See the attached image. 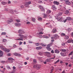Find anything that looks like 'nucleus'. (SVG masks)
I'll use <instances>...</instances> for the list:
<instances>
[{
	"instance_id": "38",
	"label": "nucleus",
	"mask_w": 73,
	"mask_h": 73,
	"mask_svg": "<svg viewBox=\"0 0 73 73\" xmlns=\"http://www.w3.org/2000/svg\"><path fill=\"white\" fill-rule=\"evenodd\" d=\"M61 35L62 36H65V34L63 33H62L61 34Z\"/></svg>"
},
{
	"instance_id": "40",
	"label": "nucleus",
	"mask_w": 73,
	"mask_h": 73,
	"mask_svg": "<svg viewBox=\"0 0 73 73\" xmlns=\"http://www.w3.org/2000/svg\"><path fill=\"white\" fill-rule=\"evenodd\" d=\"M38 8L40 9H42L43 7H42V6L40 5L38 6Z\"/></svg>"
},
{
	"instance_id": "10",
	"label": "nucleus",
	"mask_w": 73,
	"mask_h": 73,
	"mask_svg": "<svg viewBox=\"0 0 73 73\" xmlns=\"http://www.w3.org/2000/svg\"><path fill=\"white\" fill-rule=\"evenodd\" d=\"M38 54L40 56H41V55H42V54H46V52H44L42 51H40L39 53Z\"/></svg>"
},
{
	"instance_id": "18",
	"label": "nucleus",
	"mask_w": 73,
	"mask_h": 73,
	"mask_svg": "<svg viewBox=\"0 0 73 73\" xmlns=\"http://www.w3.org/2000/svg\"><path fill=\"white\" fill-rule=\"evenodd\" d=\"M3 55V52L1 51V50H0V57H1Z\"/></svg>"
},
{
	"instance_id": "7",
	"label": "nucleus",
	"mask_w": 73,
	"mask_h": 73,
	"mask_svg": "<svg viewBox=\"0 0 73 73\" xmlns=\"http://www.w3.org/2000/svg\"><path fill=\"white\" fill-rule=\"evenodd\" d=\"M2 49L3 50L5 51L7 53H8V52H9V51H10L9 50L5 48H2Z\"/></svg>"
},
{
	"instance_id": "58",
	"label": "nucleus",
	"mask_w": 73,
	"mask_h": 73,
	"mask_svg": "<svg viewBox=\"0 0 73 73\" xmlns=\"http://www.w3.org/2000/svg\"><path fill=\"white\" fill-rule=\"evenodd\" d=\"M3 45H1V46H0V48H2V49H3Z\"/></svg>"
},
{
	"instance_id": "30",
	"label": "nucleus",
	"mask_w": 73,
	"mask_h": 73,
	"mask_svg": "<svg viewBox=\"0 0 73 73\" xmlns=\"http://www.w3.org/2000/svg\"><path fill=\"white\" fill-rule=\"evenodd\" d=\"M61 50L62 52H66V50L65 49H61Z\"/></svg>"
},
{
	"instance_id": "8",
	"label": "nucleus",
	"mask_w": 73,
	"mask_h": 73,
	"mask_svg": "<svg viewBox=\"0 0 73 73\" xmlns=\"http://www.w3.org/2000/svg\"><path fill=\"white\" fill-rule=\"evenodd\" d=\"M8 60H9V62H11V63H12V62H13V60H14V59H13V58H8Z\"/></svg>"
},
{
	"instance_id": "17",
	"label": "nucleus",
	"mask_w": 73,
	"mask_h": 73,
	"mask_svg": "<svg viewBox=\"0 0 73 73\" xmlns=\"http://www.w3.org/2000/svg\"><path fill=\"white\" fill-rule=\"evenodd\" d=\"M15 25L16 27H19V26H20L21 25L20 23H15Z\"/></svg>"
},
{
	"instance_id": "35",
	"label": "nucleus",
	"mask_w": 73,
	"mask_h": 73,
	"mask_svg": "<svg viewBox=\"0 0 73 73\" xmlns=\"http://www.w3.org/2000/svg\"><path fill=\"white\" fill-rule=\"evenodd\" d=\"M1 3L3 5H5L7 4V3L3 1L1 2Z\"/></svg>"
},
{
	"instance_id": "62",
	"label": "nucleus",
	"mask_w": 73,
	"mask_h": 73,
	"mask_svg": "<svg viewBox=\"0 0 73 73\" xmlns=\"http://www.w3.org/2000/svg\"><path fill=\"white\" fill-rule=\"evenodd\" d=\"M1 62L3 64H5V61H2Z\"/></svg>"
},
{
	"instance_id": "29",
	"label": "nucleus",
	"mask_w": 73,
	"mask_h": 73,
	"mask_svg": "<svg viewBox=\"0 0 73 73\" xmlns=\"http://www.w3.org/2000/svg\"><path fill=\"white\" fill-rule=\"evenodd\" d=\"M52 11L50 10H48L46 12V13L48 15L49 14V13H50Z\"/></svg>"
},
{
	"instance_id": "1",
	"label": "nucleus",
	"mask_w": 73,
	"mask_h": 73,
	"mask_svg": "<svg viewBox=\"0 0 73 73\" xmlns=\"http://www.w3.org/2000/svg\"><path fill=\"white\" fill-rule=\"evenodd\" d=\"M60 19V22H64V23H65L67 20L68 21H70V20H71V18L70 17H67V18L65 19H64V18L63 19Z\"/></svg>"
},
{
	"instance_id": "26",
	"label": "nucleus",
	"mask_w": 73,
	"mask_h": 73,
	"mask_svg": "<svg viewBox=\"0 0 73 73\" xmlns=\"http://www.w3.org/2000/svg\"><path fill=\"white\" fill-rule=\"evenodd\" d=\"M53 3L54 4H56V5H58L59 4V2L57 1H54Z\"/></svg>"
},
{
	"instance_id": "51",
	"label": "nucleus",
	"mask_w": 73,
	"mask_h": 73,
	"mask_svg": "<svg viewBox=\"0 0 73 73\" xmlns=\"http://www.w3.org/2000/svg\"><path fill=\"white\" fill-rule=\"evenodd\" d=\"M33 67L34 68H37V65H34Z\"/></svg>"
},
{
	"instance_id": "64",
	"label": "nucleus",
	"mask_w": 73,
	"mask_h": 73,
	"mask_svg": "<svg viewBox=\"0 0 73 73\" xmlns=\"http://www.w3.org/2000/svg\"><path fill=\"white\" fill-rule=\"evenodd\" d=\"M71 35V36H72V37H73V32L72 33Z\"/></svg>"
},
{
	"instance_id": "13",
	"label": "nucleus",
	"mask_w": 73,
	"mask_h": 73,
	"mask_svg": "<svg viewBox=\"0 0 73 73\" xmlns=\"http://www.w3.org/2000/svg\"><path fill=\"white\" fill-rule=\"evenodd\" d=\"M52 8L53 11H56V9H57V8L54 5L52 6Z\"/></svg>"
},
{
	"instance_id": "57",
	"label": "nucleus",
	"mask_w": 73,
	"mask_h": 73,
	"mask_svg": "<svg viewBox=\"0 0 73 73\" xmlns=\"http://www.w3.org/2000/svg\"><path fill=\"white\" fill-rule=\"evenodd\" d=\"M39 36L40 38H42V36L41 35H39Z\"/></svg>"
},
{
	"instance_id": "42",
	"label": "nucleus",
	"mask_w": 73,
	"mask_h": 73,
	"mask_svg": "<svg viewBox=\"0 0 73 73\" xmlns=\"http://www.w3.org/2000/svg\"><path fill=\"white\" fill-rule=\"evenodd\" d=\"M7 41V40L5 39H3V42H6Z\"/></svg>"
},
{
	"instance_id": "60",
	"label": "nucleus",
	"mask_w": 73,
	"mask_h": 73,
	"mask_svg": "<svg viewBox=\"0 0 73 73\" xmlns=\"http://www.w3.org/2000/svg\"><path fill=\"white\" fill-rule=\"evenodd\" d=\"M29 42L30 44H32V43H33V42H32L31 41H29Z\"/></svg>"
},
{
	"instance_id": "12",
	"label": "nucleus",
	"mask_w": 73,
	"mask_h": 73,
	"mask_svg": "<svg viewBox=\"0 0 73 73\" xmlns=\"http://www.w3.org/2000/svg\"><path fill=\"white\" fill-rule=\"evenodd\" d=\"M7 22V23H8V24H10L11 23L13 22V20L12 19H11L9 20H8Z\"/></svg>"
},
{
	"instance_id": "44",
	"label": "nucleus",
	"mask_w": 73,
	"mask_h": 73,
	"mask_svg": "<svg viewBox=\"0 0 73 73\" xmlns=\"http://www.w3.org/2000/svg\"><path fill=\"white\" fill-rule=\"evenodd\" d=\"M41 9V11H42V12H44V11H45V9H44V8H42V9Z\"/></svg>"
},
{
	"instance_id": "14",
	"label": "nucleus",
	"mask_w": 73,
	"mask_h": 73,
	"mask_svg": "<svg viewBox=\"0 0 73 73\" xmlns=\"http://www.w3.org/2000/svg\"><path fill=\"white\" fill-rule=\"evenodd\" d=\"M46 55H47V57H50V53L49 52H46Z\"/></svg>"
},
{
	"instance_id": "39",
	"label": "nucleus",
	"mask_w": 73,
	"mask_h": 73,
	"mask_svg": "<svg viewBox=\"0 0 73 73\" xmlns=\"http://www.w3.org/2000/svg\"><path fill=\"white\" fill-rule=\"evenodd\" d=\"M6 35V33L5 32H2L1 33V35Z\"/></svg>"
},
{
	"instance_id": "9",
	"label": "nucleus",
	"mask_w": 73,
	"mask_h": 73,
	"mask_svg": "<svg viewBox=\"0 0 73 73\" xmlns=\"http://www.w3.org/2000/svg\"><path fill=\"white\" fill-rule=\"evenodd\" d=\"M58 37H59V36L57 34H56L55 35H54V38L55 40H56V39H57V38H58Z\"/></svg>"
},
{
	"instance_id": "48",
	"label": "nucleus",
	"mask_w": 73,
	"mask_h": 73,
	"mask_svg": "<svg viewBox=\"0 0 73 73\" xmlns=\"http://www.w3.org/2000/svg\"><path fill=\"white\" fill-rule=\"evenodd\" d=\"M21 55L20 54H17V56L18 57H21Z\"/></svg>"
},
{
	"instance_id": "5",
	"label": "nucleus",
	"mask_w": 73,
	"mask_h": 73,
	"mask_svg": "<svg viewBox=\"0 0 73 73\" xmlns=\"http://www.w3.org/2000/svg\"><path fill=\"white\" fill-rule=\"evenodd\" d=\"M18 32L19 33H20V34H24L25 33V32H24V30H22V29H19L18 31Z\"/></svg>"
},
{
	"instance_id": "50",
	"label": "nucleus",
	"mask_w": 73,
	"mask_h": 73,
	"mask_svg": "<svg viewBox=\"0 0 73 73\" xmlns=\"http://www.w3.org/2000/svg\"><path fill=\"white\" fill-rule=\"evenodd\" d=\"M65 12H66L67 14H68V13H69V11H68L66 10Z\"/></svg>"
},
{
	"instance_id": "27",
	"label": "nucleus",
	"mask_w": 73,
	"mask_h": 73,
	"mask_svg": "<svg viewBox=\"0 0 73 73\" xmlns=\"http://www.w3.org/2000/svg\"><path fill=\"white\" fill-rule=\"evenodd\" d=\"M38 59L41 62H42V57H38Z\"/></svg>"
},
{
	"instance_id": "20",
	"label": "nucleus",
	"mask_w": 73,
	"mask_h": 73,
	"mask_svg": "<svg viewBox=\"0 0 73 73\" xmlns=\"http://www.w3.org/2000/svg\"><path fill=\"white\" fill-rule=\"evenodd\" d=\"M18 36H19V37H23V38L25 37V36H24V35L21 34H19L18 35Z\"/></svg>"
},
{
	"instance_id": "45",
	"label": "nucleus",
	"mask_w": 73,
	"mask_h": 73,
	"mask_svg": "<svg viewBox=\"0 0 73 73\" xmlns=\"http://www.w3.org/2000/svg\"><path fill=\"white\" fill-rule=\"evenodd\" d=\"M10 12H11V13H12V14H13V13H14L13 11V10H11L10 11Z\"/></svg>"
},
{
	"instance_id": "46",
	"label": "nucleus",
	"mask_w": 73,
	"mask_h": 73,
	"mask_svg": "<svg viewBox=\"0 0 73 73\" xmlns=\"http://www.w3.org/2000/svg\"><path fill=\"white\" fill-rule=\"evenodd\" d=\"M17 54L18 53H13L14 55L15 56H17Z\"/></svg>"
},
{
	"instance_id": "25",
	"label": "nucleus",
	"mask_w": 73,
	"mask_h": 73,
	"mask_svg": "<svg viewBox=\"0 0 73 73\" xmlns=\"http://www.w3.org/2000/svg\"><path fill=\"white\" fill-rule=\"evenodd\" d=\"M38 20L39 21H42V18L41 17H39L38 18Z\"/></svg>"
},
{
	"instance_id": "36",
	"label": "nucleus",
	"mask_w": 73,
	"mask_h": 73,
	"mask_svg": "<svg viewBox=\"0 0 73 73\" xmlns=\"http://www.w3.org/2000/svg\"><path fill=\"white\" fill-rule=\"evenodd\" d=\"M65 39H66V40H68L69 38V36H66L65 37Z\"/></svg>"
},
{
	"instance_id": "31",
	"label": "nucleus",
	"mask_w": 73,
	"mask_h": 73,
	"mask_svg": "<svg viewBox=\"0 0 73 73\" xmlns=\"http://www.w3.org/2000/svg\"><path fill=\"white\" fill-rule=\"evenodd\" d=\"M67 31L68 32V33H69L71 31H72V29H70V28H68L67 29Z\"/></svg>"
},
{
	"instance_id": "2",
	"label": "nucleus",
	"mask_w": 73,
	"mask_h": 73,
	"mask_svg": "<svg viewBox=\"0 0 73 73\" xmlns=\"http://www.w3.org/2000/svg\"><path fill=\"white\" fill-rule=\"evenodd\" d=\"M62 15V13H59L58 14V15H57V19H58V20H59V21H60V22H61V19H63V18H62V17H61V15ZM61 17V18H60Z\"/></svg>"
},
{
	"instance_id": "15",
	"label": "nucleus",
	"mask_w": 73,
	"mask_h": 73,
	"mask_svg": "<svg viewBox=\"0 0 73 73\" xmlns=\"http://www.w3.org/2000/svg\"><path fill=\"white\" fill-rule=\"evenodd\" d=\"M60 52V51H59L57 49H56L54 50V53H55L58 54V53H59Z\"/></svg>"
},
{
	"instance_id": "41",
	"label": "nucleus",
	"mask_w": 73,
	"mask_h": 73,
	"mask_svg": "<svg viewBox=\"0 0 73 73\" xmlns=\"http://www.w3.org/2000/svg\"><path fill=\"white\" fill-rule=\"evenodd\" d=\"M73 51L71 52L70 54H68L69 56H71V55H72V54H73Z\"/></svg>"
},
{
	"instance_id": "61",
	"label": "nucleus",
	"mask_w": 73,
	"mask_h": 73,
	"mask_svg": "<svg viewBox=\"0 0 73 73\" xmlns=\"http://www.w3.org/2000/svg\"><path fill=\"white\" fill-rule=\"evenodd\" d=\"M46 25H50V23L48 22V23H46Z\"/></svg>"
},
{
	"instance_id": "4",
	"label": "nucleus",
	"mask_w": 73,
	"mask_h": 73,
	"mask_svg": "<svg viewBox=\"0 0 73 73\" xmlns=\"http://www.w3.org/2000/svg\"><path fill=\"white\" fill-rule=\"evenodd\" d=\"M31 4V2H26L25 3V7H27V8H29V5Z\"/></svg>"
},
{
	"instance_id": "19",
	"label": "nucleus",
	"mask_w": 73,
	"mask_h": 73,
	"mask_svg": "<svg viewBox=\"0 0 73 73\" xmlns=\"http://www.w3.org/2000/svg\"><path fill=\"white\" fill-rule=\"evenodd\" d=\"M39 32H42L43 31V29L42 28H38Z\"/></svg>"
},
{
	"instance_id": "3",
	"label": "nucleus",
	"mask_w": 73,
	"mask_h": 73,
	"mask_svg": "<svg viewBox=\"0 0 73 73\" xmlns=\"http://www.w3.org/2000/svg\"><path fill=\"white\" fill-rule=\"evenodd\" d=\"M51 46H52V44H49L47 45L46 48L48 50V51H50L52 50V48L50 47Z\"/></svg>"
},
{
	"instance_id": "16",
	"label": "nucleus",
	"mask_w": 73,
	"mask_h": 73,
	"mask_svg": "<svg viewBox=\"0 0 73 73\" xmlns=\"http://www.w3.org/2000/svg\"><path fill=\"white\" fill-rule=\"evenodd\" d=\"M56 32L57 29H54L52 31V32L53 33H56Z\"/></svg>"
},
{
	"instance_id": "33",
	"label": "nucleus",
	"mask_w": 73,
	"mask_h": 73,
	"mask_svg": "<svg viewBox=\"0 0 73 73\" xmlns=\"http://www.w3.org/2000/svg\"><path fill=\"white\" fill-rule=\"evenodd\" d=\"M71 39H69L67 41L68 43H70L71 42Z\"/></svg>"
},
{
	"instance_id": "6",
	"label": "nucleus",
	"mask_w": 73,
	"mask_h": 73,
	"mask_svg": "<svg viewBox=\"0 0 73 73\" xmlns=\"http://www.w3.org/2000/svg\"><path fill=\"white\" fill-rule=\"evenodd\" d=\"M36 46H39V45H42V46H46L45 44H44L42 43H37L36 44Z\"/></svg>"
},
{
	"instance_id": "59",
	"label": "nucleus",
	"mask_w": 73,
	"mask_h": 73,
	"mask_svg": "<svg viewBox=\"0 0 73 73\" xmlns=\"http://www.w3.org/2000/svg\"><path fill=\"white\" fill-rule=\"evenodd\" d=\"M51 52L53 54V53H54V51L53 50H51Z\"/></svg>"
},
{
	"instance_id": "53",
	"label": "nucleus",
	"mask_w": 73,
	"mask_h": 73,
	"mask_svg": "<svg viewBox=\"0 0 73 73\" xmlns=\"http://www.w3.org/2000/svg\"><path fill=\"white\" fill-rule=\"evenodd\" d=\"M53 70H54V69H52L51 70V72H50V73H52V72H53Z\"/></svg>"
},
{
	"instance_id": "21",
	"label": "nucleus",
	"mask_w": 73,
	"mask_h": 73,
	"mask_svg": "<svg viewBox=\"0 0 73 73\" xmlns=\"http://www.w3.org/2000/svg\"><path fill=\"white\" fill-rule=\"evenodd\" d=\"M20 38H19L18 39H16L17 40H19V41H23V37H20Z\"/></svg>"
},
{
	"instance_id": "63",
	"label": "nucleus",
	"mask_w": 73,
	"mask_h": 73,
	"mask_svg": "<svg viewBox=\"0 0 73 73\" xmlns=\"http://www.w3.org/2000/svg\"><path fill=\"white\" fill-rule=\"evenodd\" d=\"M46 61L47 62H49V59H47Z\"/></svg>"
},
{
	"instance_id": "49",
	"label": "nucleus",
	"mask_w": 73,
	"mask_h": 73,
	"mask_svg": "<svg viewBox=\"0 0 73 73\" xmlns=\"http://www.w3.org/2000/svg\"><path fill=\"white\" fill-rule=\"evenodd\" d=\"M17 46L16 44H13V48H16Z\"/></svg>"
},
{
	"instance_id": "37",
	"label": "nucleus",
	"mask_w": 73,
	"mask_h": 73,
	"mask_svg": "<svg viewBox=\"0 0 73 73\" xmlns=\"http://www.w3.org/2000/svg\"><path fill=\"white\" fill-rule=\"evenodd\" d=\"M15 21L16 22H17V23H20V20L16 19Z\"/></svg>"
},
{
	"instance_id": "23",
	"label": "nucleus",
	"mask_w": 73,
	"mask_h": 73,
	"mask_svg": "<svg viewBox=\"0 0 73 73\" xmlns=\"http://www.w3.org/2000/svg\"><path fill=\"white\" fill-rule=\"evenodd\" d=\"M40 65H37L36 69L37 70H38L40 68Z\"/></svg>"
},
{
	"instance_id": "56",
	"label": "nucleus",
	"mask_w": 73,
	"mask_h": 73,
	"mask_svg": "<svg viewBox=\"0 0 73 73\" xmlns=\"http://www.w3.org/2000/svg\"><path fill=\"white\" fill-rule=\"evenodd\" d=\"M23 44V42H22L21 41H20L19 42V45H21V44Z\"/></svg>"
},
{
	"instance_id": "24",
	"label": "nucleus",
	"mask_w": 73,
	"mask_h": 73,
	"mask_svg": "<svg viewBox=\"0 0 73 73\" xmlns=\"http://www.w3.org/2000/svg\"><path fill=\"white\" fill-rule=\"evenodd\" d=\"M13 72H10V73H13L14 72H16V68H15V66H13Z\"/></svg>"
},
{
	"instance_id": "11",
	"label": "nucleus",
	"mask_w": 73,
	"mask_h": 73,
	"mask_svg": "<svg viewBox=\"0 0 73 73\" xmlns=\"http://www.w3.org/2000/svg\"><path fill=\"white\" fill-rule=\"evenodd\" d=\"M60 54L62 56H63V57L66 56V52H61Z\"/></svg>"
},
{
	"instance_id": "52",
	"label": "nucleus",
	"mask_w": 73,
	"mask_h": 73,
	"mask_svg": "<svg viewBox=\"0 0 73 73\" xmlns=\"http://www.w3.org/2000/svg\"><path fill=\"white\" fill-rule=\"evenodd\" d=\"M33 62L34 63H35V64H36V59H34Z\"/></svg>"
},
{
	"instance_id": "34",
	"label": "nucleus",
	"mask_w": 73,
	"mask_h": 73,
	"mask_svg": "<svg viewBox=\"0 0 73 73\" xmlns=\"http://www.w3.org/2000/svg\"><path fill=\"white\" fill-rule=\"evenodd\" d=\"M32 21H33V22H35L36 21V19H35L34 18H32Z\"/></svg>"
},
{
	"instance_id": "43",
	"label": "nucleus",
	"mask_w": 73,
	"mask_h": 73,
	"mask_svg": "<svg viewBox=\"0 0 73 73\" xmlns=\"http://www.w3.org/2000/svg\"><path fill=\"white\" fill-rule=\"evenodd\" d=\"M60 61V60L58 59L54 63V64H57V62H58Z\"/></svg>"
},
{
	"instance_id": "22",
	"label": "nucleus",
	"mask_w": 73,
	"mask_h": 73,
	"mask_svg": "<svg viewBox=\"0 0 73 73\" xmlns=\"http://www.w3.org/2000/svg\"><path fill=\"white\" fill-rule=\"evenodd\" d=\"M36 49H37V50H39L40 49H42V47L40 46L38 47H37L36 48Z\"/></svg>"
},
{
	"instance_id": "55",
	"label": "nucleus",
	"mask_w": 73,
	"mask_h": 73,
	"mask_svg": "<svg viewBox=\"0 0 73 73\" xmlns=\"http://www.w3.org/2000/svg\"><path fill=\"white\" fill-rule=\"evenodd\" d=\"M7 68L8 69H10V67L9 66H7Z\"/></svg>"
},
{
	"instance_id": "28",
	"label": "nucleus",
	"mask_w": 73,
	"mask_h": 73,
	"mask_svg": "<svg viewBox=\"0 0 73 73\" xmlns=\"http://www.w3.org/2000/svg\"><path fill=\"white\" fill-rule=\"evenodd\" d=\"M66 4H67V5H70L71 4V3L70 2H69V1H67V2H65Z\"/></svg>"
},
{
	"instance_id": "47",
	"label": "nucleus",
	"mask_w": 73,
	"mask_h": 73,
	"mask_svg": "<svg viewBox=\"0 0 73 73\" xmlns=\"http://www.w3.org/2000/svg\"><path fill=\"white\" fill-rule=\"evenodd\" d=\"M42 32V31H40L39 33V35H42V34H43V33Z\"/></svg>"
},
{
	"instance_id": "54",
	"label": "nucleus",
	"mask_w": 73,
	"mask_h": 73,
	"mask_svg": "<svg viewBox=\"0 0 73 73\" xmlns=\"http://www.w3.org/2000/svg\"><path fill=\"white\" fill-rule=\"evenodd\" d=\"M48 17L49 18H50V19L52 18V17L50 16V15H49L48 16Z\"/></svg>"
},
{
	"instance_id": "32",
	"label": "nucleus",
	"mask_w": 73,
	"mask_h": 73,
	"mask_svg": "<svg viewBox=\"0 0 73 73\" xmlns=\"http://www.w3.org/2000/svg\"><path fill=\"white\" fill-rule=\"evenodd\" d=\"M14 13H16V14H17L18 13V12L16 11V10H13Z\"/></svg>"
}]
</instances>
